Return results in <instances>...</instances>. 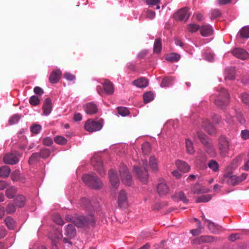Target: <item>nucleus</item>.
<instances>
[{
	"label": "nucleus",
	"instance_id": "obj_6",
	"mask_svg": "<svg viewBox=\"0 0 249 249\" xmlns=\"http://www.w3.org/2000/svg\"><path fill=\"white\" fill-rule=\"evenodd\" d=\"M120 176L122 181L127 186H131L132 184V178L126 165L122 164L119 168Z\"/></svg>",
	"mask_w": 249,
	"mask_h": 249
},
{
	"label": "nucleus",
	"instance_id": "obj_24",
	"mask_svg": "<svg viewBox=\"0 0 249 249\" xmlns=\"http://www.w3.org/2000/svg\"><path fill=\"white\" fill-rule=\"evenodd\" d=\"M214 237L210 235H203L196 238V241L197 243H211L214 241Z\"/></svg>",
	"mask_w": 249,
	"mask_h": 249
},
{
	"label": "nucleus",
	"instance_id": "obj_56",
	"mask_svg": "<svg viewBox=\"0 0 249 249\" xmlns=\"http://www.w3.org/2000/svg\"><path fill=\"white\" fill-rule=\"evenodd\" d=\"M178 197L180 200L183 201L184 203H187L188 201V199L185 196V194L183 192H179L178 194Z\"/></svg>",
	"mask_w": 249,
	"mask_h": 249
},
{
	"label": "nucleus",
	"instance_id": "obj_7",
	"mask_svg": "<svg viewBox=\"0 0 249 249\" xmlns=\"http://www.w3.org/2000/svg\"><path fill=\"white\" fill-rule=\"evenodd\" d=\"M91 163L99 174L103 176L106 174V171L103 165L101 158L98 155H94L91 159Z\"/></svg>",
	"mask_w": 249,
	"mask_h": 249
},
{
	"label": "nucleus",
	"instance_id": "obj_31",
	"mask_svg": "<svg viewBox=\"0 0 249 249\" xmlns=\"http://www.w3.org/2000/svg\"><path fill=\"white\" fill-rule=\"evenodd\" d=\"M180 58V55L177 53H171L167 55L165 59L168 61L174 62L178 61Z\"/></svg>",
	"mask_w": 249,
	"mask_h": 249
},
{
	"label": "nucleus",
	"instance_id": "obj_37",
	"mask_svg": "<svg viewBox=\"0 0 249 249\" xmlns=\"http://www.w3.org/2000/svg\"><path fill=\"white\" fill-rule=\"evenodd\" d=\"M212 196L210 195H202L197 198L196 201V203L207 202L210 200Z\"/></svg>",
	"mask_w": 249,
	"mask_h": 249
},
{
	"label": "nucleus",
	"instance_id": "obj_52",
	"mask_svg": "<svg viewBox=\"0 0 249 249\" xmlns=\"http://www.w3.org/2000/svg\"><path fill=\"white\" fill-rule=\"evenodd\" d=\"M19 178L20 173L18 170L14 171L11 175V178L14 181L18 180Z\"/></svg>",
	"mask_w": 249,
	"mask_h": 249
},
{
	"label": "nucleus",
	"instance_id": "obj_27",
	"mask_svg": "<svg viewBox=\"0 0 249 249\" xmlns=\"http://www.w3.org/2000/svg\"><path fill=\"white\" fill-rule=\"evenodd\" d=\"M208 167L213 172H218L219 170V165L218 162L213 160H210L207 163Z\"/></svg>",
	"mask_w": 249,
	"mask_h": 249
},
{
	"label": "nucleus",
	"instance_id": "obj_16",
	"mask_svg": "<svg viewBox=\"0 0 249 249\" xmlns=\"http://www.w3.org/2000/svg\"><path fill=\"white\" fill-rule=\"evenodd\" d=\"M204 222L207 223V227L209 230L213 233H218L221 230L222 227L212 221H210L207 219L204 218Z\"/></svg>",
	"mask_w": 249,
	"mask_h": 249
},
{
	"label": "nucleus",
	"instance_id": "obj_1",
	"mask_svg": "<svg viewBox=\"0 0 249 249\" xmlns=\"http://www.w3.org/2000/svg\"><path fill=\"white\" fill-rule=\"evenodd\" d=\"M80 204L81 206L84 208L86 211H89V214L86 216H79L75 218H73L71 215H67L65 216L66 220L72 222L78 228L86 227L88 225L93 226L94 223L93 206L89 200L85 198L81 199Z\"/></svg>",
	"mask_w": 249,
	"mask_h": 249
},
{
	"label": "nucleus",
	"instance_id": "obj_25",
	"mask_svg": "<svg viewBox=\"0 0 249 249\" xmlns=\"http://www.w3.org/2000/svg\"><path fill=\"white\" fill-rule=\"evenodd\" d=\"M133 84L141 88H145L147 86L148 82L147 79L141 77L133 81Z\"/></svg>",
	"mask_w": 249,
	"mask_h": 249
},
{
	"label": "nucleus",
	"instance_id": "obj_23",
	"mask_svg": "<svg viewBox=\"0 0 249 249\" xmlns=\"http://www.w3.org/2000/svg\"><path fill=\"white\" fill-rule=\"evenodd\" d=\"M200 32L201 35L203 36H209L213 34L212 28L209 25L202 26L200 28Z\"/></svg>",
	"mask_w": 249,
	"mask_h": 249
},
{
	"label": "nucleus",
	"instance_id": "obj_29",
	"mask_svg": "<svg viewBox=\"0 0 249 249\" xmlns=\"http://www.w3.org/2000/svg\"><path fill=\"white\" fill-rule=\"evenodd\" d=\"M11 172V169L9 166H2L0 167V177L2 178H7Z\"/></svg>",
	"mask_w": 249,
	"mask_h": 249
},
{
	"label": "nucleus",
	"instance_id": "obj_47",
	"mask_svg": "<svg viewBox=\"0 0 249 249\" xmlns=\"http://www.w3.org/2000/svg\"><path fill=\"white\" fill-rule=\"evenodd\" d=\"M20 116L18 114L13 115L9 120V124L12 125L17 123L20 119Z\"/></svg>",
	"mask_w": 249,
	"mask_h": 249
},
{
	"label": "nucleus",
	"instance_id": "obj_48",
	"mask_svg": "<svg viewBox=\"0 0 249 249\" xmlns=\"http://www.w3.org/2000/svg\"><path fill=\"white\" fill-rule=\"evenodd\" d=\"M187 29L189 32L193 33L199 30V26L196 24H190L188 25Z\"/></svg>",
	"mask_w": 249,
	"mask_h": 249
},
{
	"label": "nucleus",
	"instance_id": "obj_43",
	"mask_svg": "<svg viewBox=\"0 0 249 249\" xmlns=\"http://www.w3.org/2000/svg\"><path fill=\"white\" fill-rule=\"evenodd\" d=\"M54 141L57 144L63 145L67 142V140L64 137L57 136L55 137Z\"/></svg>",
	"mask_w": 249,
	"mask_h": 249
},
{
	"label": "nucleus",
	"instance_id": "obj_34",
	"mask_svg": "<svg viewBox=\"0 0 249 249\" xmlns=\"http://www.w3.org/2000/svg\"><path fill=\"white\" fill-rule=\"evenodd\" d=\"M174 80V79L172 77H165L161 81V86L162 87H169L172 84Z\"/></svg>",
	"mask_w": 249,
	"mask_h": 249
},
{
	"label": "nucleus",
	"instance_id": "obj_21",
	"mask_svg": "<svg viewBox=\"0 0 249 249\" xmlns=\"http://www.w3.org/2000/svg\"><path fill=\"white\" fill-rule=\"evenodd\" d=\"M157 191L160 196H165L169 192V188L164 182H161L157 186Z\"/></svg>",
	"mask_w": 249,
	"mask_h": 249
},
{
	"label": "nucleus",
	"instance_id": "obj_64",
	"mask_svg": "<svg viewBox=\"0 0 249 249\" xmlns=\"http://www.w3.org/2000/svg\"><path fill=\"white\" fill-rule=\"evenodd\" d=\"M205 58L207 60L210 62H212L213 60V55L210 53H206L205 54Z\"/></svg>",
	"mask_w": 249,
	"mask_h": 249
},
{
	"label": "nucleus",
	"instance_id": "obj_11",
	"mask_svg": "<svg viewBox=\"0 0 249 249\" xmlns=\"http://www.w3.org/2000/svg\"><path fill=\"white\" fill-rule=\"evenodd\" d=\"M3 161L4 163L7 164L14 165L19 161V159L16 154L8 153L5 154L3 156Z\"/></svg>",
	"mask_w": 249,
	"mask_h": 249
},
{
	"label": "nucleus",
	"instance_id": "obj_22",
	"mask_svg": "<svg viewBox=\"0 0 249 249\" xmlns=\"http://www.w3.org/2000/svg\"><path fill=\"white\" fill-rule=\"evenodd\" d=\"M178 169L182 172H187L190 169L189 165L185 161L178 160L176 162Z\"/></svg>",
	"mask_w": 249,
	"mask_h": 249
},
{
	"label": "nucleus",
	"instance_id": "obj_46",
	"mask_svg": "<svg viewBox=\"0 0 249 249\" xmlns=\"http://www.w3.org/2000/svg\"><path fill=\"white\" fill-rule=\"evenodd\" d=\"M242 102L246 105L249 106V94L246 92L242 93L240 95Z\"/></svg>",
	"mask_w": 249,
	"mask_h": 249
},
{
	"label": "nucleus",
	"instance_id": "obj_41",
	"mask_svg": "<svg viewBox=\"0 0 249 249\" xmlns=\"http://www.w3.org/2000/svg\"><path fill=\"white\" fill-rule=\"evenodd\" d=\"M240 34L242 37L249 38V27L245 26L240 31Z\"/></svg>",
	"mask_w": 249,
	"mask_h": 249
},
{
	"label": "nucleus",
	"instance_id": "obj_32",
	"mask_svg": "<svg viewBox=\"0 0 249 249\" xmlns=\"http://www.w3.org/2000/svg\"><path fill=\"white\" fill-rule=\"evenodd\" d=\"M25 198L22 195H18L15 199L16 205L19 207H22L25 204Z\"/></svg>",
	"mask_w": 249,
	"mask_h": 249
},
{
	"label": "nucleus",
	"instance_id": "obj_3",
	"mask_svg": "<svg viewBox=\"0 0 249 249\" xmlns=\"http://www.w3.org/2000/svg\"><path fill=\"white\" fill-rule=\"evenodd\" d=\"M82 180L86 185L94 189H100L103 185L100 179L94 173L84 175Z\"/></svg>",
	"mask_w": 249,
	"mask_h": 249
},
{
	"label": "nucleus",
	"instance_id": "obj_33",
	"mask_svg": "<svg viewBox=\"0 0 249 249\" xmlns=\"http://www.w3.org/2000/svg\"><path fill=\"white\" fill-rule=\"evenodd\" d=\"M4 221L8 229L10 230H13L14 229L15 226V222L12 217L10 216L6 217Z\"/></svg>",
	"mask_w": 249,
	"mask_h": 249
},
{
	"label": "nucleus",
	"instance_id": "obj_55",
	"mask_svg": "<svg viewBox=\"0 0 249 249\" xmlns=\"http://www.w3.org/2000/svg\"><path fill=\"white\" fill-rule=\"evenodd\" d=\"M53 141L50 137H46L43 140V143L44 145L49 146L53 144Z\"/></svg>",
	"mask_w": 249,
	"mask_h": 249
},
{
	"label": "nucleus",
	"instance_id": "obj_20",
	"mask_svg": "<svg viewBox=\"0 0 249 249\" xmlns=\"http://www.w3.org/2000/svg\"><path fill=\"white\" fill-rule=\"evenodd\" d=\"M42 108L45 115L47 116L50 114L52 111V105L51 100L49 98L45 99Z\"/></svg>",
	"mask_w": 249,
	"mask_h": 249
},
{
	"label": "nucleus",
	"instance_id": "obj_4",
	"mask_svg": "<svg viewBox=\"0 0 249 249\" xmlns=\"http://www.w3.org/2000/svg\"><path fill=\"white\" fill-rule=\"evenodd\" d=\"M197 137L201 142L204 145L206 148V152L212 155H214L215 154V151L213 147V145L211 141L208 140L207 136L202 132L197 131L196 135H194L193 138L194 140Z\"/></svg>",
	"mask_w": 249,
	"mask_h": 249
},
{
	"label": "nucleus",
	"instance_id": "obj_45",
	"mask_svg": "<svg viewBox=\"0 0 249 249\" xmlns=\"http://www.w3.org/2000/svg\"><path fill=\"white\" fill-rule=\"evenodd\" d=\"M38 153L40 155V158L46 159L50 156L51 152L48 149L43 148Z\"/></svg>",
	"mask_w": 249,
	"mask_h": 249
},
{
	"label": "nucleus",
	"instance_id": "obj_57",
	"mask_svg": "<svg viewBox=\"0 0 249 249\" xmlns=\"http://www.w3.org/2000/svg\"><path fill=\"white\" fill-rule=\"evenodd\" d=\"M64 76L69 81H73L75 79V76L70 72H66Z\"/></svg>",
	"mask_w": 249,
	"mask_h": 249
},
{
	"label": "nucleus",
	"instance_id": "obj_40",
	"mask_svg": "<svg viewBox=\"0 0 249 249\" xmlns=\"http://www.w3.org/2000/svg\"><path fill=\"white\" fill-rule=\"evenodd\" d=\"M143 100L145 103L151 101L154 99V95L151 91L145 93L143 95Z\"/></svg>",
	"mask_w": 249,
	"mask_h": 249
},
{
	"label": "nucleus",
	"instance_id": "obj_2",
	"mask_svg": "<svg viewBox=\"0 0 249 249\" xmlns=\"http://www.w3.org/2000/svg\"><path fill=\"white\" fill-rule=\"evenodd\" d=\"M230 94L227 90L223 88H218L214 104L218 107L223 108L229 103Z\"/></svg>",
	"mask_w": 249,
	"mask_h": 249
},
{
	"label": "nucleus",
	"instance_id": "obj_42",
	"mask_svg": "<svg viewBox=\"0 0 249 249\" xmlns=\"http://www.w3.org/2000/svg\"><path fill=\"white\" fill-rule=\"evenodd\" d=\"M142 153L144 155H148L151 151L150 144L148 142H145L142 146Z\"/></svg>",
	"mask_w": 249,
	"mask_h": 249
},
{
	"label": "nucleus",
	"instance_id": "obj_28",
	"mask_svg": "<svg viewBox=\"0 0 249 249\" xmlns=\"http://www.w3.org/2000/svg\"><path fill=\"white\" fill-rule=\"evenodd\" d=\"M17 193V189L16 188L11 186L8 188L5 191V195L9 199L13 198Z\"/></svg>",
	"mask_w": 249,
	"mask_h": 249
},
{
	"label": "nucleus",
	"instance_id": "obj_36",
	"mask_svg": "<svg viewBox=\"0 0 249 249\" xmlns=\"http://www.w3.org/2000/svg\"><path fill=\"white\" fill-rule=\"evenodd\" d=\"M240 180L235 175H232L227 177V182L229 184L235 185L239 182Z\"/></svg>",
	"mask_w": 249,
	"mask_h": 249
},
{
	"label": "nucleus",
	"instance_id": "obj_18",
	"mask_svg": "<svg viewBox=\"0 0 249 249\" xmlns=\"http://www.w3.org/2000/svg\"><path fill=\"white\" fill-rule=\"evenodd\" d=\"M202 127L204 128L210 135H213L216 132L215 128L208 120L203 121Z\"/></svg>",
	"mask_w": 249,
	"mask_h": 249
},
{
	"label": "nucleus",
	"instance_id": "obj_15",
	"mask_svg": "<svg viewBox=\"0 0 249 249\" xmlns=\"http://www.w3.org/2000/svg\"><path fill=\"white\" fill-rule=\"evenodd\" d=\"M108 175L112 186L115 188H118L120 184V181L116 172L112 169L110 170Z\"/></svg>",
	"mask_w": 249,
	"mask_h": 249
},
{
	"label": "nucleus",
	"instance_id": "obj_8",
	"mask_svg": "<svg viewBox=\"0 0 249 249\" xmlns=\"http://www.w3.org/2000/svg\"><path fill=\"white\" fill-rule=\"evenodd\" d=\"M218 148L220 154L222 156H225L229 150V142L224 136H221L218 140Z\"/></svg>",
	"mask_w": 249,
	"mask_h": 249
},
{
	"label": "nucleus",
	"instance_id": "obj_19",
	"mask_svg": "<svg viewBox=\"0 0 249 249\" xmlns=\"http://www.w3.org/2000/svg\"><path fill=\"white\" fill-rule=\"evenodd\" d=\"M61 75V72L59 70L53 71L50 75V82L53 84L57 83L60 78Z\"/></svg>",
	"mask_w": 249,
	"mask_h": 249
},
{
	"label": "nucleus",
	"instance_id": "obj_63",
	"mask_svg": "<svg viewBox=\"0 0 249 249\" xmlns=\"http://www.w3.org/2000/svg\"><path fill=\"white\" fill-rule=\"evenodd\" d=\"M54 222L58 225H62L64 224L63 221L62 219L59 216V215H57L54 218Z\"/></svg>",
	"mask_w": 249,
	"mask_h": 249
},
{
	"label": "nucleus",
	"instance_id": "obj_49",
	"mask_svg": "<svg viewBox=\"0 0 249 249\" xmlns=\"http://www.w3.org/2000/svg\"><path fill=\"white\" fill-rule=\"evenodd\" d=\"M117 110L118 113L123 116H126L129 114L128 109L124 107H118Z\"/></svg>",
	"mask_w": 249,
	"mask_h": 249
},
{
	"label": "nucleus",
	"instance_id": "obj_30",
	"mask_svg": "<svg viewBox=\"0 0 249 249\" xmlns=\"http://www.w3.org/2000/svg\"><path fill=\"white\" fill-rule=\"evenodd\" d=\"M162 48L161 40L160 38L156 39L154 44L153 52L155 53H160L161 52Z\"/></svg>",
	"mask_w": 249,
	"mask_h": 249
},
{
	"label": "nucleus",
	"instance_id": "obj_50",
	"mask_svg": "<svg viewBox=\"0 0 249 249\" xmlns=\"http://www.w3.org/2000/svg\"><path fill=\"white\" fill-rule=\"evenodd\" d=\"M40 100L36 96H32L29 99V103L33 106H36L39 104Z\"/></svg>",
	"mask_w": 249,
	"mask_h": 249
},
{
	"label": "nucleus",
	"instance_id": "obj_5",
	"mask_svg": "<svg viewBox=\"0 0 249 249\" xmlns=\"http://www.w3.org/2000/svg\"><path fill=\"white\" fill-rule=\"evenodd\" d=\"M143 167H134V172L137 177L143 183H146L149 178V175L146 169V160H142Z\"/></svg>",
	"mask_w": 249,
	"mask_h": 249
},
{
	"label": "nucleus",
	"instance_id": "obj_39",
	"mask_svg": "<svg viewBox=\"0 0 249 249\" xmlns=\"http://www.w3.org/2000/svg\"><path fill=\"white\" fill-rule=\"evenodd\" d=\"M40 158V156L38 153H34L29 158V163L30 164H34Z\"/></svg>",
	"mask_w": 249,
	"mask_h": 249
},
{
	"label": "nucleus",
	"instance_id": "obj_14",
	"mask_svg": "<svg viewBox=\"0 0 249 249\" xmlns=\"http://www.w3.org/2000/svg\"><path fill=\"white\" fill-rule=\"evenodd\" d=\"M128 195L124 190H121L118 195V205L120 207H125L127 204Z\"/></svg>",
	"mask_w": 249,
	"mask_h": 249
},
{
	"label": "nucleus",
	"instance_id": "obj_26",
	"mask_svg": "<svg viewBox=\"0 0 249 249\" xmlns=\"http://www.w3.org/2000/svg\"><path fill=\"white\" fill-rule=\"evenodd\" d=\"M65 235L69 237H72L76 234V230L74 226L70 224H68L65 229Z\"/></svg>",
	"mask_w": 249,
	"mask_h": 249
},
{
	"label": "nucleus",
	"instance_id": "obj_9",
	"mask_svg": "<svg viewBox=\"0 0 249 249\" xmlns=\"http://www.w3.org/2000/svg\"><path fill=\"white\" fill-rule=\"evenodd\" d=\"M102 127L101 123L92 120H88L85 124V129L90 132L100 130Z\"/></svg>",
	"mask_w": 249,
	"mask_h": 249
},
{
	"label": "nucleus",
	"instance_id": "obj_17",
	"mask_svg": "<svg viewBox=\"0 0 249 249\" xmlns=\"http://www.w3.org/2000/svg\"><path fill=\"white\" fill-rule=\"evenodd\" d=\"M83 107L86 113L88 114H94L98 111L97 106L92 102L84 105Z\"/></svg>",
	"mask_w": 249,
	"mask_h": 249
},
{
	"label": "nucleus",
	"instance_id": "obj_54",
	"mask_svg": "<svg viewBox=\"0 0 249 249\" xmlns=\"http://www.w3.org/2000/svg\"><path fill=\"white\" fill-rule=\"evenodd\" d=\"M148 50H143L138 54L137 58L139 59H143L148 54Z\"/></svg>",
	"mask_w": 249,
	"mask_h": 249
},
{
	"label": "nucleus",
	"instance_id": "obj_10",
	"mask_svg": "<svg viewBox=\"0 0 249 249\" xmlns=\"http://www.w3.org/2000/svg\"><path fill=\"white\" fill-rule=\"evenodd\" d=\"M190 16V14L188 13V9L185 7L179 9L174 15V18L178 20H184L186 22Z\"/></svg>",
	"mask_w": 249,
	"mask_h": 249
},
{
	"label": "nucleus",
	"instance_id": "obj_62",
	"mask_svg": "<svg viewBox=\"0 0 249 249\" xmlns=\"http://www.w3.org/2000/svg\"><path fill=\"white\" fill-rule=\"evenodd\" d=\"M34 92L37 95H41L44 93L43 90L39 87H36L34 89Z\"/></svg>",
	"mask_w": 249,
	"mask_h": 249
},
{
	"label": "nucleus",
	"instance_id": "obj_60",
	"mask_svg": "<svg viewBox=\"0 0 249 249\" xmlns=\"http://www.w3.org/2000/svg\"><path fill=\"white\" fill-rule=\"evenodd\" d=\"M235 117L241 124H243L245 123L246 120L241 113H238Z\"/></svg>",
	"mask_w": 249,
	"mask_h": 249
},
{
	"label": "nucleus",
	"instance_id": "obj_35",
	"mask_svg": "<svg viewBox=\"0 0 249 249\" xmlns=\"http://www.w3.org/2000/svg\"><path fill=\"white\" fill-rule=\"evenodd\" d=\"M149 166L153 172L158 171L157 160L154 157H150L149 159Z\"/></svg>",
	"mask_w": 249,
	"mask_h": 249
},
{
	"label": "nucleus",
	"instance_id": "obj_13",
	"mask_svg": "<svg viewBox=\"0 0 249 249\" xmlns=\"http://www.w3.org/2000/svg\"><path fill=\"white\" fill-rule=\"evenodd\" d=\"M104 91L107 95H112L114 92L113 84L107 79H105L102 83Z\"/></svg>",
	"mask_w": 249,
	"mask_h": 249
},
{
	"label": "nucleus",
	"instance_id": "obj_53",
	"mask_svg": "<svg viewBox=\"0 0 249 249\" xmlns=\"http://www.w3.org/2000/svg\"><path fill=\"white\" fill-rule=\"evenodd\" d=\"M6 213L8 214H12L16 211V207L12 204H8L5 210Z\"/></svg>",
	"mask_w": 249,
	"mask_h": 249
},
{
	"label": "nucleus",
	"instance_id": "obj_38",
	"mask_svg": "<svg viewBox=\"0 0 249 249\" xmlns=\"http://www.w3.org/2000/svg\"><path fill=\"white\" fill-rule=\"evenodd\" d=\"M186 147L188 153L193 154L195 152L192 142L188 139H186Z\"/></svg>",
	"mask_w": 249,
	"mask_h": 249
},
{
	"label": "nucleus",
	"instance_id": "obj_59",
	"mask_svg": "<svg viewBox=\"0 0 249 249\" xmlns=\"http://www.w3.org/2000/svg\"><path fill=\"white\" fill-rule=\"evenodd\" d=\"M146 17L150 19H153L155 17V13L151 10H147L146 12Z\"/></svg>",
	"mask_w": 249,
	"mask_h": 249
},
{
	"label": "nucleus",
	"instance_id": "obj_12",
	"mask_svg": "<svg viewBox=\"0 0 249 249\" xmlns=\"http://www.w3.org/2000/svg\"><path fill=\"white\" fill-rule=\"evenodd\" d=\"M232 54L236 57L245 60L249 57V54L244 49L241 48H235L232 51Z\"/></svg>",
	"mask_w": 249,
	"mask_h": 249
},
{
	"label": "nucleus",
	"instance_id": "obj_61",
	"mask_svg": "<svg viewBox=\"0 0 249 249\" xmlns=\"http://www.w3.org/2000/svg\"><path fill=\"white\" fill-rule=\"evenodd\" d=\"M241 137L244 140H247L249 138V131L248 130H242L241 132Z\"/></svg>",
	"mask_w": 249,
	"mask_h": 249
},
{
	"label": "nucleus",
	"instance_id": "obj_44",
	"mask_svg": "<svg viewBox=\"0 0 249 249\" xmlns=\"http://www.w3.org/2000/svg\"><path fill=\"white\" fill-rule=\"evenodd\" d=\"M41 126L38 124H34L30 127L31 131L35 134H38L41 130Z\"/></svg>",
	"mask_w": 249,
	"mask_h": 249
},
{
	"label": "nucleus",
	"instance_id": "obj_58",
	"mask_svg": "<svg viewBox=\"0 0 249 249\" xmlns=\"http://www.w3.org/2000/svg\"><path fill=\"white\" fill-rule=\"evenodd\" d=\"M160 0H146V3L150 6H154L160 3Z\"/></svg>",
	"mask_w": 249,
	"mask_h": 249
},
{
	"label": "nucleus",
	"instance_id": "obj_51",
	"mask_svg": "<svg viewBox=\"0 0 249 249\" xmlns=\"http://www.w3.org/2000/svg\"><path fill=\"white\" fill-rule=\"evenodd\" d=\"M211 18L212 19H215L221 15V13L219 10L214 9L211 11Z\"/></svg>",
	"mask_w": 249,
	"mask_h": 249
}]
</instances>
